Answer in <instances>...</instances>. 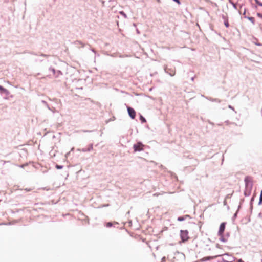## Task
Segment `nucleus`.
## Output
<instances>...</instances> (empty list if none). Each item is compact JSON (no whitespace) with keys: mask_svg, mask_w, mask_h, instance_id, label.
<instances>
[{"mask_svg":"<svg viewBox=\"0 0 262 262\" xmlns=\"http://www.w3.org/2000/svg\"><path fill=\"white\" fill-rule=\"evenodd\" d=\"M245 182V190L244 194L245 196H248L251 194V190L253 187L252 178L249 176H247L244 179Z\"/></svg>","mask_w":262,"mask_h":262,"instance_id":"nucleus-1","label":"nucleus"},{"mask_svg":"<svg viewBox=\"0 0 262 262\" xmlns=\"http://www.w3.org/2000/svg\"><path fill=\"white\" fill-rule=\"evenodd\" d=\"M180 236L183 243L188 241L189 239L188 231L187 230H181Z\"/></svg>","mask_w":262,"mask_h":262,"instance_id":"nucleus-2","label":"nucleus"},{"mask_svg":"<svg viewBox=\"0 0 262 262\" xmlns=\"http://www.w3.org/2000/svg\"><path fill=\"white\" fill-rule=\"evenodd\" d=\"M144 145L141 141L137 142L133 145V149L135 152L141 151L144 150Z\"/></svg>","mask_w":262,"mask_h":262,"instance_id":"nucleus-3","label":"nucleus"},{"mask_svg":"<svg viewBox=\"0 0 262 262\" xmlns=\"http://www.w3.org/2000/svg\"><path fill=\"white\" fill-rule=\"evenodd\" d=\"M0 93L5 99H8V97L10 95V92L1 85H0Z\"/></svg>","mask_w":262,"mask_h":262,"instance_id":"nucleus-4","label":"nucleus"},{"mask_svg":"<svg viewBox=\"0 0 262 262\" xmlns=\"http://www.w3.org/2000/svg\"><path fill=\"white\" fill-rule=\"evenodd\" d=\"M127 110L128 114L129 116L132 119H134L136 117V112L135 110L130 106L127 107Z\"/></svg>","mask_w":262,"mask_h":262,"instance_id":"nucleus-5","label":"nucleus"},{"mask_svg":"<svg viewBox=\"0 0 262 262\" xmlns=\"http://www.w3.org/2000/svg\"><path fill=\"white\" fill-rule=\"evenodd\" d=\"M221 256H222V255H215V256H206V257H204L203 258L200 259V261L201 262L207 261H209V260H210L213 259L214 258H216L217 257H221Z\"/></svg>","mask_w":262,"mask_h":262,"instance_id":"nucleus-6","label":"nucleus"},{"mask_svg":"<svg viewBox=\"0 0 262 262\" xmlns=\"http://www.w3.org/2000/svg\"><path fill=\"white\" fill-rule=\"evenodd\" d=\"M226 225V222H222L219 227V231L217 232L218 235H221L222 234H224L225 228Z\"/></svg>","mask_w":262,"mask_h":262,"instance_id":"nucleus-7","label":"nucleus"},{"mask_svg":"<svg viewBox=\"0 0 262 262\" xmlns=\"http://www.w3.org/2000/svg\"><path fill=\"white\" fill-rule=\"evenodd\" d=\"M222 256H226L227 258L226 261L228 262H233L234 261V257L231 254L228 253H224V254H222Z\"/></svg>","mask_w":262,"mask_h":262,"instance_id":"nucleus-8","label":"nucleus"},{"mask_svg":"<svg viewBox=\"0 0 262 262\" xmlns=\"http://www.w3.org/2000/svg\"><path fill=\"white\" fill-rule=\"evenodd\" d=\"M164 71L165 73L168 74L170 76L172 77L175 75L176 72L173 70L168 69L167 67L164 68Z\"/></svg>","mask_w":262,"mask_h":262,"instance_id":"nucleus-9","label":"nucleus"},{"mask_svg":"<svg viewBox=\"0 0 262 262\" xmlns=\"http://www.w3.org/2000/svg\"><path fill=\"white\" fill-rule=\"evenodd\" d=\"M93 149V144H90L89 145V147L88 148H82V149H78L77 150L78 151H82V152H88V151H91Z\"/></svg>","mask_w":262,"mask_h":262,"instance_id":"nucleus-10","label":"nucleus"},{"mask_svg":"<svg viewBox=\"0 0 262 262\" xmlns=\"http://www.w3.org/2000/svg\"><path fill=\"white\" fill-rule=\"evenodd\" d=\"M118 224H119L117 222H114L113 223L111 222H108L106 223L105 226L107 228H110L112 227H116V225H118Z\"/></svg>","mask_w":262,"mask_h":262,"instance_id":"nucleus-11","label":"nucleus"},{"mask_svg":"<svg viewBox=\"0 0 262 262\" xmlns=\"http://www.w3.org/2000/svg\"><path fill=\"white\" fill-rule=\"evenodd\" d=\"M251 42L253 43H254L256 46H262V43L257 42L258 39L256 37H254V36H252V38L251 39Z\"/></svg>","mask_w":262,"mask_h":262,"instance_id":"nucleus-12","label":"nucleus"},{"mask_svg":"<svg viewBox=\"0 0 262 262\" xmlns=\"http://www.w3.org/2000/svg\"><path fill=\"white\" fill-rule=\"evenodd\" d=\"M49 70L52 71L53 73V75H55L56 77H58L59 74H61V72L60 70L57 71L56 74V71L54 68L50 67Z\"/></svg>","mask_w":262,"mask_h":262,"instance_id":"nucleus-13","label":"nucleus"},{"mask_svg":"<svg viewBox=\"0 0 262 262\" xmlns=\"http://www.w3.org/2000/svg\"><path fill=\"white\" fill-rule=\"evenodd\" d=\"M244 18L247 19L249 21H250L253 25L255 24V19L253 17H250L247 16H245Z\"/></svg>","mask_w":262,"mask_h":262,"instance_id":"nucleus-14","label":"nucleus"},{"mask_svg":"<svg viewBox=\"0 0 262 262\" xmlns=\"http://www.w3.org/2000/svg\"><path fill=\"white\" fill-rule=\"evenodd\" d=\"M220 236L219 240L223 243H226L227 242V238L224 237V234H222L221 235H219Z\"/></svg>","mask_w":262,"mask_h":262,"instance_id":"nucleus-15","label":"nucleus"},{"mask_svg":"<svg viewBox=\"0 0 262 262\" xmlns=\"http://www.w3.org/2000/svg\"><path fill=\"white\" fill-rule=\"evenodd\" d=\"M139 120H140L141 123L142 124L146 122L145 118L141 114L140 115Z\"/></svg>","mask_w":262,"mask_h":262,"instance_id":"nucleus-16","label":"nucleus"},{"mask_svg":"<svg viewBox=\"0 0 262 262\" xmlns=\"http://www.w3.org/2000/svg\"><path fill=\"white\" fill-rule=\"evenodd\" d=\"M207 99L208 100H209L210 101H212V102H218V103H220L221 102V100L219 99H213V98H208Z\"/></svg>","mask_w":262,"mask_h":262,"instance_id":"nucleus-17","label":"nucleus"},{"mask_svg":"<svg viewBox=\"0 0 262 262\" xmlns=\"http://www.w3.org/2000/svg\"><path fill=\"white\" fill-rule=\"evenodd\" d=\"M191 163L193 165V166H196L198 165V161L196 159H192V161L191 162Z\"/></svg>","mask_w":262,"mask_h":262,"instance_id":"nucleus-18","label":"nucleus"},{"mask_svg":"<svg viewBox=\"0 0 262 262\" xmlns=\"http://www.w3.org/2000/svg\"><path fill=\"white\" fill-rule=\"evenodd\" d=\"M185 217H184V216H179L178 218H177V221H179V222H182V221H185Z\"/></svg>","mask_w":262,"mask_h":262,"instance_id":"nucleus-19","label":"nucleus"},{"mask_svg":"<svg viewBox=\"0 0 262 262\" xmlns=\"http://www.w3.org/2000/svg\"><path fill=\"white\" fill-rule=\"evenodd\" d=\"M238 210H237L235 213L233 214L232 217V220L233 221H234L237 216V214H238Z\"/></svg>","mask_w":262,"mask_h":262,"instance_id":"nucleus-20","label":"nucleus"},{"mask_svg":"<svg viewBox=\"0 0 262 262\" xmlns=\"http://www.w3.org/2000/svg\"><path fill=\"white\" fill-rule=\"evenodd\" d=\"M255 196V194H253V195L251 198L250 201V205H253V201L254 200V197Z\"/></svg>","mask_w":262,"mask_h":262,"instance_id":"nucleus-21","label":"nucleus"},{"mask_svg":"<svg viewBox=\"0 0 262 262\" xmlns=\"http://www.w3.org/2000/svg\"><path fill=\"white\" fill-rule=\"evenodd\" d=\"M55 167L57 169H61L63 168V165H61L56 164Z\"/></svg>","mask_w":262,"mask_h":262,"instance_id":"nucleus-22","label":"nucleus"},{"mask_svg":"<svg viewBox=\"0 0 262 262\" xmlns=\"http://www.w3.org/2000/svg\"><path fill=\"white\" fill-rule=\"evenodd\" d=\"M224 24L226 28L229 27L230 25L228 23V20H226L225 21H224Z\"/></svg>","mask_w":262,"mask_h":262,"instance_id":"nucleus-23","label":"nucleus"},{"mask_svg":"<svg viewBox=\"0 0 262 262\" xmlns=\"http://www.w3.org/2000/svg\"><path fill=\"white\" fill-rule=\"evenodd\" d=\"M119 13L124 18H127V15H126V13L124 11H120Z\"/></svg>","mask_w":262,"mask_h":262,"instance_id":"nucleus-24","label":"nucleus"},{"mask_svg":"<svg viewBox=\"0 0 262 262\" xmlns=\"http://www.w3.org/2000/svg\"><path fill=\"white\" fill-rule=\"evenodd\" d=\"M230 3L232 4V5L233 6V7L235 9H237V7H236V4L232 2H231V1H230Z\"/></svg>","mask_w":262,"mask_h":262,"instance_id":"nucleus-25","label":"nucleus"},{"mask_svg":"<svg viewBox=\"0 0 262 262\" xmlns=\"http://www.w3.org/2000/svg\"><path fill=\"white\" fill-rule=\"evenodd\" d=\"M28 165V164L27 163H26L25 164L18 165V167L24 168L25 167L27 166Z\"/></svg>","mask_w":262,"mask_h":262,"instance_id":"nucleus-26","label":"nucleus"},{"mask_svg":"<svg viewBox=\"0 0 262 262\" xmlns=\"http://www.w3.org/2000/svg\"><path fill=\"white\" fill-rule=\"evenodd\" d=\"M222 18L223 19H224V21H225L226 20H228V17L227 15H225L223 14L222 15Z\"/></svg>","mask_w":262,"mask_h":262,"instance_id":"nucleus-27","label":"nucleus"},{"mask_svg":"<svg viewBox=\"0 0 262 262\" xmlns=\"http://www.w3.org/2000/svg\"><path fill=\"white\" fill-rule=\"evenodd\" d=\"M262 204V196H259V201L258 203V205H260Z\"/></svg>","mask_w":262,"mask_h":262,"instance_id":"nucleus-28","label":"nucleus"},{"mask_svg":"<svg viewBox=\"0 0 262 262\" xmlns=\"http://www.w3.org/2000/svg\"><path fill=\"white\" fill-rule=\"evenodd\" d=\"M256 15L258 17L262 19V14L260 13H257Z\"/></svg>","mask_w":262,"mask_h":262,"instance_id":"nucleus-29","label":"nucleus"},{"mask_svg":"<svg viewBox=\"0 0 262 262\" xmlns=\"http://www.w3.org/2000/svg\"><path fill=\"white\" fill-rule=\"evenodd\" d=\"M255 3L259 6H261V5L259 4L260 3H262V2H260L258 0H254Z\"/></svg>","mask_w":262,"mask_h":262,"instance_id":"nucleus-30","label":"nucleus"},{"mask_svg":"<svg viewBox=\"0 0 262 262\" xmlns=\"http://www.w3.org/2000/svg\"><path fill=\"white\" fill-rule=\"evenodd\" d=\"M217 262H228V261H226V259L225 258H222V259L221 261L218 260Z\"/></svg>","mask_w":262,"mask_h":262,"instance_id":"nucleus-31","label":"nucleus"},{"mask_svg":"<svg viewBox=\"0 0 262 262\" xmlns=\"http://www.w3.org/2000/svg\"><path fill=\"white\" fill-rule=\"evenodd\" d=\"M253 210V205H250V212L252 213Z\"/></svg>","mask_w":262,"mask_h":262,"instance_id":"nucleus-32","label":"nucleus"},{"mask_svg":"<svg viewBox=\"0 0 262 262\" xmlns=\"http://www.w3.org/2000/svg\"><path fill=\"white\" fill-rule=\"evenodd\" d=\"M77 43H79V44H80V45H81L82 47H84V44H83L81 41H77Z\"/></svg>","mask_w":262,"mask_h":262,"instance_id":"nucleus-33","label":"nucleus"},{"mask_svg":"<svg viewBox=\"0 0 262 262\" xmlns=\"http://www.w3.org/2000/svg\"><path fill=\"white\" fill-rule=\"evenodd\" d=\"M246 11H247V9H246V8H244V12H243V15L244 16H246Z\"/></svg>","mask_w":262,"mask_h":262,"instance_id":"nucleus-34","label":"nucleus"},{"mask_svg":"<svg viewBox=\"0 0 262 262\" xmlns=\"http://www.w3.org/2000/svg\"><path fill=\"white\" fill-rule=\"evenodd\" d=\"M230 236V233L226 232L225 234V237H229Z\"/></svg>","mask_w":262,"mask_h":262,"instance_id":"nucleus-35","label":"nucleus"},{"mask_svg":"<svg viewBox=\"0 0 262 262\" xmlns=\"http://www.w3.org/2000/svg\"><path fill=\"white\" fill-rule=\"evenodd\" d=\"M228 108H229L230 109H231L233 111H235L234 107L233 106H232L231 105H228Z\"/></svg>","mask_w":262,"mask_h":262,"instance_id":"nucleus-36","label":"nucleus"},{"mask_svg":"<svg viewBox=\"0 0 262 262\" xmlns=\"http://www.w3.org/2000/svg\"><path fill=\"white\" fill-rule=\"evenodd\" d=\"M184 216L185 220L187 218H190V216L189 215H185Z\"/></svg>","mask_w":262,"mask_h":262,"instance_id":"nucleus-37","label":"nucleus"},{"mask_svg":"<svg viewBox=\"0 0 262 262\" xmlns=\"http://www.w3.org/2000/svg\"><path fill=\"white\" fill-rule=\"evenodd\" d=\"M40 56H42V57H47V56H48V55H46V54H43V53L41 54L40 55Z\"/></svg>","mask_w":262,"mask_h":262,"instance_id":"nucleus-38","label":"nucleus"},{"mask_svg":"<svg viewBox=\"0 0 262 262\" xmlns=\"http://www.w3.org/2000/svg\"><path fill=\"white\" fill-rule=\"evenodd\" d=\"M244 202V199H242L240 200L239 204H242V203H243Z\"/></svg>","mask_w":262,"mask_h":262,"instance_id":"nucleus-39","label":"nucleus"},{"mask_svg":"<svg viewBox=\"0 0 262 262\" xmlns=\"http://www.w3.org/2000/svg\"><path fill=\"white\" fill-rule=\"evenodd\" d=\"M258 217L259 218H261L262 217V213L261 212H260L258 213Z\"/></svg>","mask_w":262,"mask_h":262,"instance_id":"nucleus-40","label":"nucleus"},{"mask_svg":"<svg viewBox=\"0 0 262 262\" xmlns=\"http://www.w3.org/2000/svg\"><path fill=\"white\" fill-rule=\"evenodd\" d=\"M215 247H216V248H219V249L221 248L220 245L217 243L216 244Z\"/></svg>","mask_w":262,"mask_h":262,"instance_id":"nucleus-41","label":"nucleus"},{"mask_svg":"<svg viewBox=\"0 0 262 262\" xmlns=\"http://www.w3.org/2000/svg\"><path fill=\"white\" fill-rule=\"evenodd\" d=\"M162 261H166V257L165 256H163L161 259Z\"/></svg>","mask_w":262,"mask_h":262,"instance_id":"nucleus-42","label":"nucleus"},{"mask_svg":"<svg viewBox=\"0 0 262 262\" xmlns=\"http://www.w3.org/2000/svg\"><path fill=\"white\" fill-rule=\"evenodd\" d=\"M41 102H42L43 104H44L45 105H47V102H46V101H45V100H42V101H41Z\"/></svg>","mask_w":262,"mask_h":262,"instance_id":"nucleus-43","label":"nucleus"},{"mask_svg":"<svg viewBox=\"0 0 262 262\" xmlns=\"http://www.w3.org/2000/svg\"><path fill=\"white\" fill-rule=\"evenodd\" d=\"M241 206H242V204H239L238 206V208H237V210L238 211H239V210L240 209V208H241Z\"/></svg>","mask_w":262,"mask_h":262,"instance_id":"nucleus-44","label":"nucleus"},{"mask_svg":"<svg viewBox=\"0 0 262 262\" xmlns=\"http://www.w3.org/2000/svg\"><path fill=\"white\" fill-rule=\"evenodd\" d=\"M224 205H227V201L225 200L223 202Z\"/></svg>","mask_w":262,"mask_h":262,"instance_id":"nucleus-45","label":"nucleus"},{"mask_svg":"<svg viewBox=\"0 0 262 262\" xmlns=\"http://www.w3.org/2000/svg\"><path fill=\"white\" fill-rule=\"evenodd\" d=\"M208 122H209V123L210 124H211V125H214V123H213V122H211L210 121H208Z\"/></svg>","mask_w":262,"mask_h":262,"instance_id":"nucleus-46","label":"nucleus"},{"mask_svg":"<svg viewBox=\"0 0 262 262\" xmlns=\"http://www.w3.org/2000/svg\"><path fill=\"white\" fill-rule=\"evenodd\" d=\"M194 77H192L191 78V81H194Z\"/></svg>","mask_w":262,"mask_h":262,"instance_id":"nucleus-47","label":"nucleus"},{"mask_svg":"<svg viewBox=\"0 0 262 262\" xmlns=\"http://www.w3.org/2000/svg\"><path fill=\"white\" fill-rule=\"evenodd\" d=\"M46 106H47V107L49 109V110H51L50 108V106L49 105L47 104V105H46Z\"/></svg>","mask_w":262,"mask_h":262,"instance_id":"nucleus-48","label":"nucleus"},{"mask_svg":"<svg viewBox=\"0 0 262 262\" xmlns=\"http://www.w3.org/2000/svg\"><path fill=\"white\" fill-rule=\"evenodd\" d=\"M231 197V195L230 194H228V195H227L226 196V198H230Z\"/></svg>","mask_w":262,"mask_h":262,"instance_id":"nucleus-49","label":"nucleus"},{"mask_svg":"<svg viewBox=\"0 0 262 262\" xmlns=\"http://www.w3.org/2000/svg\"><path fill=\"white\" fill-rule=\"evenodd\" d=\"M136 32L138 34H140V31H139V30L138 29H136Z\"/></svg>","mask_w":262,"mask_h":262,"instance_id":"nucleus-50","label":"nucleus"},{"mask_svg":"<svg viewBox=\"0 0 262 262\" xmlns=\"http://www.w3.org/2000/svg\"><path fill=\"white\" fill-rule=\"evenodd\" d=\"M91 51H92L93 52H94V53H96V51H95V50L94 49H91Z\"/></svg>","mask_w":262,"mask_h":262,"instance_id":"nucleus-51","label":"nucleus"},{"mask_svg":"<svg viewBox=\"0 0 262 262\" xmlns=\"http://www.w3.org/2000/svg\"><path fill=\"white\" fill-rule=\"evenodd\" d=\"M25 190H26V191H30V190H31V189H27V188H26V189H25Z\"/></svg>","mask_w":262,"mask_h":262,"instance_id":"nucleus-52","label":"nucleus"},{"mask_svg":"<svg viewBox=\"0 0 262 262\" xmlns=\"http://www.w3.org/2000/svg\"><path fill=\"white\" fill-rule=\"evenodd\" d=\"M260 196H262V190L260 191Z\"/></svg>","mask_w":262,"mask_h":262,"instance_id":"nucleus-53","label":"nucleus"},{"mask_svg":"<svg viewBox=\"0 0 262 262\" xmlns=\"http://www.w3.org/2000/svg\"><path fill=\"white\" fill-rule=\"evenodd\" d=\"M203 216V214H202L200 215V218H202Z\"/></svg>","mask_w":262,"mask_h":262,"instance_id":"nucleus-54","label":"nucleus"},{"mask_svg":"<svg viewBox=\"0 0 262 262\" xmlns=\"http://www.w3.org/2000/svg\"><path fill=\"white\" fill-rule=\"evenodd\" d=\"M130 213V211H128L127 213H126V214H129Z\"/></svg>","mask_w":262,"mask_h":262,"instance_id":"nucleus-55","label":"nucleus"},{"mask_svg":"<svg viewBox=\"0 0 262 262\" xmlns=\"http://www.w3.org/2000/svg\"><path fill=\"white\" fill-rule=\"evenodd\" d=\"M239 262H243V261H242V259H240V260H239Z\"/></svg>","mask_w":262,"mask_h":262,"instance_id":"nucleus-56","label":"nucleus"},{"mask_svg":"<svg viewBox=\"0 0 262 262\" xmlns=\"http://www.w3.org/2000/svg\"><path fill=\"white\" fill-rule=\"evenodd\" d=\"M74 150V148H72L71 150V151H73Z\"/></svg>","mask_w":262,"mask_h":262,"instance_id":"nucleus-57","label":"nucleus"},{"mask_svg":"<svg viewBox=\"0 0 262 262\" xmlns=\"http://www.w3.org/2000/svg\"><path fill=\"white\" fill-rule=\"evenodd\" d=\"M195 262H201V261H200V260H197V261H195Z\"/></svg>","mask_w":262,"mask_h":262,"instance_id":"nucleus-58","label":"nucleus"},{"mask_svg":"<svg viewBox=\"0 0 262 262\" xmlns=\"http://www.w3.org/2000/svg\"><path fill=\"white\" fill-rule=\"evenodd\" d=\"M133 25H134V26H136V25L135 23L133 24Z\"/></svg>","mask_w":262,"mask_h":262,"instance_id":"nucleus-59","label":"nucleus"},{"mask_svg":"<svg viewBox=\"0 0 262 262\" xmlns=\"http://www.w3.org/2000/svg\"><path fill=\"white\" fill-rule=\"evenodd\" d=\"M227 208H228V209H229V206H227Z\"/></svg>","mask_w":262,"mask_h":262,"instance_id":"nucleus-60","label":"nucleus"},{"mask_svg":"<svg viewBox=\"0 0 262 262\" xmlns=\"http://www.w3.org/2000/svg\"><path fill=\"white\" fill-rule=\"evenodd\" d=\"M108 205H109L108 204H107V205H105V206H107Z\"/></svg>","mask_w":262,"mask_h":262,"instance_id":"nucleus-61","label":"nucleus"},{"mask_svg":"<svg viewBox=\"0 0 262 262\" xmlns=\"http://www.w3.org/2000/svg\"><path fill=\"white\" fill-rule=\"evenodd\" d=\"M261 262H262V259L261 260Z\"/></svg>","mask_w":262,"mask_h":262,"instance_id":"nucleus-62","label":"nucleus"}]
</instances>
